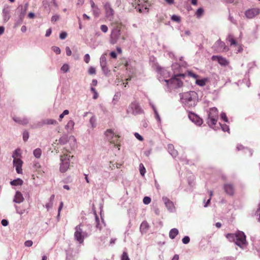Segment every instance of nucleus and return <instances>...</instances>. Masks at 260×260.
<instances>
[{
  "label": "nucleus",
  "instance_id": "6e6552de",
  "mask_svg": "<svg viewBox=\"0 0 260 260\" xmlns=\"http://www.w3.org/2000/svg\"><path fill=\"white\" fill-rule=\"evenodd\" d=\"M70 155L64 153L60 157V171L62 173L66 172L69 168L70 164Z\"/></svg>",
  "mask_w": 260,
  "mask_h": 260
},
{
  "label": "nucleus",
  "instance_id": "f704fd0d",
  "mask_svg": "<svg viewBox=\"0 0 260 260\" xmlns=\"http://www.w3.org/2000/svg\"><path fill=\"white\" fill-rule=\"evenodd\" d=\"M89 123L92 128H94L96 126V119L95 116H92L89 119Z\"/></svg>",
  "mask_w": 260,
  "mask_h": 260
},
{
  "label": "nucleus",
  "instance_id": "9d476101",
  "mask_svg": "<svg viewBox=\"0 0 260 260\" xmlns=\"http://www.w3.org/2000/svg\"><path fill=\"white\" fill-rule=\"evenodd\" d=\"M121 36V28L120 27L117 26L114 27L112 30L110 38V43L112 45L117 43Z\"/></svg>",
  "mask_w": 260,
  "mask_h": 260
},
{
  "label": "nucleus",
  "instance_id": "7ed1b4c3",
  "mask_svg": "<svg viewBox=\"0 0 260 260\" xmlns=\"http://www.w3.org/2000/svg\"><path fill=\"white\" fill-rule=\"evenodd\" d=\"M82 224L77 225L75 228L74 238L79 244H83L85 238L91 234V232L83 231L81 226Z\"/></svg>",
  "mask_w": 260,
  "mask_h": 260
},
{
  "label": "nucleus",
  "instance_id": "2f4dec72",
  "mask_svg": "<svg viewBox=\"0 0 260 260\" xmlns=\"http://www.w3.org/2000/svg\"><path fill=\"white\" fill-rule=\"evenodd\" d=\"M136 9H137V10L140 13H144L145 12H147L148 8L147 5H145V6L144 7L142 6V7H141L140 5L139 4L137 7H136Z\"/></svg>",
  "mask_w": 260,
  "mask_h": 260
},
{
  "label": "nucleus",
  "instance_id": "13d9d810",
  "mask_svg": "<svg viewBox=\"0 0 260 260\" xmlns=\"http://www.w3.org/2000/svg\"><path fill=\"white\" fill-rule=\"evenodd\" d=\"M121 260H130L126 252H123L121 256Z\"/></svg>",
  "mask_w": 260,
  "mask_h": 260
},
{
  "label": "nucleus",
  "instance_id": "20e7f679",
  "mask_svg": "<svg viewBox=\"0 0 260 260\" xmlns=\"http://www.w3.org/2000/svg\"><path fill=\"white\" fill-rule=\"evenodd\" d=\"M218 119V112L217 109L215 107L212 108L208 113L207 123L212 128L215 129Z\"/></svg>",
  "mask_w": 260,
  "mask_h": 260
},
{
  "label": "nucleus",
  "instance_id": "5701e85b",
  "mask_svg": "<svg viewBox=\"0 0 260 260\" xmlns=\"http://www.w3.org/2000/svg\"><path fill=\"white\" fill-rule=\"evenodd\" d=\"M94 215L95 216L96 228L101 230L103 226H105L104 220L102 218V220L100 221L95 212L94 213Z\"/></svg>",
  "mask_w": 260,
  "mask_h": 260
},
{
  "label": "nucleus",
  "instance_id": "a878e982",
  "mask_svg": "<svg viewBox=\"0 0 260 260\" xmlns=\"http://www.w3.org/2000/svg\"><path fill=\"white\" fill-rule=\"evenodd\" d=\"M149 228V224L147 221H143L140 227V230L142 234L146 233Z\"/></svg>",
  "mask_w": 260,
  "mask_h": 260
},
{
  "label": "nucleus",
  "instance_id": "cd10ccee",
  "mask_svg": "<svg viewBox=\"0 0 260 260\" xmlns=\"http://www.w3.org/2000/svg\"><path fill=\"white\" fill-rule=\"evenodd\" d=\"M178 234L179 231L178 229L176 228L172 229L169 232V237L171 239H174Z\"/></svg>",
  "mask_w": 260,
  "mask_h": 260
},
{
  "label": "nucleus",
  "instance_id": "bf43d9fd",
  "mask_svg": "<svg viewBox=\"0 0 260 260\" xmlns=\"http://www.w3.org/2000/svg\"><path fill=\"white\" fill-rule=\"evenodd\" d=\"M193 180H194V176L193 175H191L189 177H188V182L189 185H190V186H192V184H193Z\"/></svg>",
  "mask_w": 260,
  "mask_h": 260
},
{
  "label": "nucleus",
  "instance_id": "5fc2aeb1",
  "mask_svg": "<svg viewBox=\"0 0 260 260\" xmlns=\"http://www.w3.org/2000/svg\"><path fill=\"white\" fill-rule=\"evenodd\" d=\"M182 241L183 244H187L189 242L190 238L188 236H186L183 238V239H182Z\"/></svg>",
  "mask_w": 260,
  "mask_h": 260
},
{
  "label": "nucleus",
  "instance_id": "338daca9",
  "mask_svg": "<svg viewBox=\"0 0 260 260\" xmlns=\"http://www.w3.org/2000/svg\"><path fill=\"white\" fill-rule=\"evenodd\" d=\"M33 242L31 240H27L24 243V245L26 247H30L32 245Z\"/></svg>",
  "mask_w": 260,
  "mask_h": 260
},
{
  "label": "nucleus",
  "instance_id": "4468645a",
  "mask_svg": "<svg viewBox=\"0 0 260 260\" xmlns=\"http://www.w3.org/2000/svg\"><path fill=\"white\" fill-rule=\"evenodd\" d=\"M105 136L106 139L112 143H115L114 138L119 137L118 135H116L114 130L112 129H108L105 132Z\"/></svg>",
  "mask_w": 260,
  "mask_h": 260
},
{
  "label": "nucleus",
  "instance_id": "b1692460",
  "mask_svg": "<svg viewBox=\"0 0 260 260\" xmlns=\"http://www.w3.org/2000/svg\"><path fill=\"white\" fill-rule=\"evenodd\" d=\"M75 125V122L73 120H70L67 124L65 126V129L67 131L68 133L71 134L72 133L74 126Z\"/></svg>",
  "mask_w": 260,
  "mask_h": 260
},
{
  "label": "nucleus",
  "instance_id": "c03bdc74",
  "mask_svg": "<svg viewBox=\"0 0 260 260\" xmlns=\"http://www.w3.org/2000/svg\"><path fill=\"white\" fill-rule=\"evenodd\" d=\"M171 20L175 22H180V20H181V18H180V17L178 15H173L171 16Z\"/></svg>",
  "mask_w": 260,
  "mask_h": 260
},
{
  "label": "nucleus",
  "instance_id": "dca6fc26",
  "mask_svg": "<svg viewBox=\"0 0 260 260\" xmlns=\"http://www.w3.org/2000/svg\"><path fill=\"white\" fill-rule=\"evenodd\" d=\"M188 118L192 122L198 126H200L203 123L202 119L194 113H189Z\"/></svg>",
  "mask_w": 260,
  "mask_h": 260
},
{
  "label": "nucleus",
  "instance_id": "8fccbe9b",
  "mask_svg": "<svg viewBox=\"0 0 260 260\" xmlns=\"http://www.w3.org/2000/svg\"><path fill=\"white\" fill-rule=\"evenodd\" d=\"M29 138V133L27 131H24L23 133V140L26 142Z\"/></svg>",
  "mask_w": 260,
  "mask_h": 260
},
{
  "label": "nucleus",
  "instance_id": "ddd939ff",
  "mask_svg": "<svg viewBox=\"0 0 260 260\" xmlns=\"http://www.w3.org/2000/svg\"><path fill=\"white\" fill-rule=\"evenodd\" d=\"M260 14V8H252L245 11V15L248 19H252Z\"/></svg>",
  "mask_w": 260,
  "mask_h": 260
},
{
  "label": "nucleus",
  "instance_id": "a18cd8bd",
  "mask_svg": "<svg viewBox=\"0 0 260 260\" xmlns=\"http://www.w3.org/2000/svg\"><path fill=\"white\" fill-rule=\"evenodd\" d=\"M140 167V173L142 176H144L146 173V170L142 164H140L139 165Z\"/></svg>",
  "mask_w": 260,
  "mask_h": 260
},
{
  "label": "nucleus",
  "instance_id": "864d4df0",
  "mask_svg": "<svg viewBox=\"0 0 260 260\" xmlns=\"http://www.w3.org/2000/svg\"><path fill=\"white\" fill-rule=\"evenodd\" d=\"M143 201L144 204L148 205L151 202V198L148 197H145Z\"/></svg>",
  "mask_w": 260,
  "mask_h": 260
},
{
  "label": "nucleus",
  "instance_id": "412c9836",
  "mask_svg": "<svg viewBox=\"0 0 260 260\" xmlns=\"http://www.w3.org/2000/svg\"><path fill=\"white\" fill-rule=\"evenodd\" d=\"M10 10L9 7L5 6L3 8L2 12L3 20L5 22H7L10 18Z\"/></svg>",
  "mask_w": 260,
  "mask_h": 260
},
{
  "label": "nucleus",
  "instance_id": "0eeeda50",
  "mask_svg": "<svg viewBox=\"0 0 260 260\" xmlns=\"http://www.w3.org/2000/svg\"><path fill=\"white\" fill-rule=\"evenodd\" d=\"M236 238L235 243L237 246L242 249H244L247 245L246 239V235L242 231H238L236 233Z\"/></svg>",
  "mask_w": 260,
  "mask_h": 260
},
{
  "label": "nucleus",
  "instance_id": "f257e3e1",
  "mask_svg": "<svg viewBox=\"0 0 260 260\" xmlns=\"http://www.w3.org/2000/svg\"><path fill=\"white\" fill-rule=\"evenodd\" d=\"M181 103L185 107H194L198 102V96L196 92L190 91L179 94Z\"/></svg>",
  "mask_w": 260,
  "mask_h": 260
},
{
  "label": "nucleus",
  "instance_id": "ea45409f",
  "mask_svg": "<svg viewBox=\"0 0 260 260\" xmlns=\"http://www.w3.org/2000/svg\"><path fill=\"white\" fill-rule=\"evenodd\" d=\"M27 6H28V5H27V4H26L25 5L24 10H23L22 6H19L18 7V9H19L20 8H21V14H20V17H21V18H22L24 16V15L25 14V12L26 11V9L27 8Z\"/></svg>",
  "mask_w": 260,
  "mask_h": 260
},
{
  "label": "nucleus",
  "instance_id": "09e8293b",
  "mask_svg": "<svg viewBox=\"0 0 260 260\" xmlns=\"http://www.w3.org/2000/svg\"><path fill=\"white\" fill-rule=\"evenodd\" d=\"M154 117L157 122L160 124H161V118L157 110H155Z\"/></svg>",
  "mask_w": 260,
  "mask_h": 260
},
{
  "label": "nucleus",
  "instance_id": "f03ea898",
  "mask_svg": "<svg viewBox=\"0 0 260 260\" xmlns=\"http://www.w3.org/2000/svg\"><path fill=\"white\" fill-rule=\"evenodd\" d=\"M179 77H177L176 75L172 76L170 79H169V80H165L164 85L166 86V90L168 91H171L182 87L183 82Z\"/></svg>",
  "mask_w": 260,
  "mask_h": 260
},
{
  "label": "nucleus",
  "instance_id": "37998d69",
  "mask_svg": "<svg viewBox=\"0 0 260 260\" xmlns=\"http://www.w3.org/2000/svg\"><path fill=\"white\" fill-rule=\"evenodd\" d=\"M90 90L93 93V99L94 100L96 99L99 96V94L96 89L94 87H91Z\"/></svg>",
  "mask_w": 260,
  "mask_h": 260
},
{
  "label": "nucleus",
  "instance_id": "6e6d98bb",
  "mask_svg": "<svg viewBox=\"0 0 260 260\" xmlns=\"http://www.w3.org/2000/svg\"><path fill=\"white\" fill-rule=\"evenodd\" d=\"M20 150L19 149H16L13 155H12V157L14 158H17L16 157H18L19 155H20Z\"/></svg>",
  "mask_w": 260,
  "mask_h": 260
},
{
  "label": "nucleus",
  "instance_id": "e2e57ef3",
  "mask_svg": "<svg viewBox=\"0 0 260 260\" xmlns=\"http://www.w3.org/2000/svg\"><path fill=\"white\" fill-rule=\"evenodd\" d=\"M67 34L65 31H62L59 34V38L61 40H64L66 38Z\"/></svg>",
  "mask_w": 260,
  "mask_h": 260
},
{
  "label": "nucleus",
  "instance_id": "de8ad7c7",
  "mask_svg": "<svg viewBox=\"0 0 260 260\" xmlns=\"http://www.w3.org/2000/svg\"><path fill=\"white\" fill-rule=\"evenodd\" d=\"M69 111L68 110H64L63 112L59 115V120L60 121L65 115L69 114Z\"/></svg>",
  "mask_w": 260,
  "mask_h": 260
},
{
  "label": "nucleus",
  "instance_id": "aec40b11",
  "mask_svg": "<svg viewBox=\"0 0 260 260\" xmlns=\"http://www.w3.org/2000/svg\"><path fill=\"white\" fill-rule=\"evenodd\" d=\"M223 188L226 193L229 196H233L235 192V188L233 184L225 183L223 185Z\"/></svg>",
  "mask_w": 260,
  "mask_h": 260
},
{
  "label": "nucleus",
  "instance_id": "f8f14e48",
  "mask_svg": "<svg viewBox=\"0 0 260 260\" xmlns=\"http://www.w3.org/2000/svg\"><path fill=\"white\" fill-rule=\"evenodd\" d=\"M213 48L217 52H227L229 48L225 45L224 42L218 39L213 46Z\"/></svg>",
  "mask_w": 260,
  "mask_h": 260
},
{
  "label": "nucleus",
  "instance_id": "052dcab7",
  "mask_svg": "<svg viewBox=\"0 0 260 260\" xmlns=\"http://www.w3.org/2000/svg\"><path fill=\"white\" fill-rule=\"evenodd\" d=\"M88 73L90 75H93L95 74V69L93 67H90L88 69Z\"/></svg>",
  "mask_w": 260,
  "mask_h": 260
},
{
  "label": "nucleus",
  "instance_id": "0e129e2a",
  "mask_svg": "<svg viewBox=\"0 0 260 260\" xmlns=\"http://www.w3.org/2000/svg\"><path fill=\"white\" fill-rule=\"evenodd\" d=\"M134 135L135 136V137L138 139L139 140V141H143V138L142 136H141L139 133H135L134 134Z\"/></svg>",
  "mask_w": 260,
  "mask_h": 260
},
{
  "label": "nucleus",
  "instance_id": "69168bd1",
  "mask_svg": "<svg viewBox=\"0 0 260 260\" xmlns=\"http://www.w3.org/2000/svg\"><path fill=\"white\" fill-rule=\"evenodd\" d=\"M90 58L89 55L88 54H86L84 57V60L86 63H88L90 61Z\"/></svg>",
  "mask_w": 260,
  "mask_h": 260
},
{
  "label": "nucleus",
  "instance_id": "423d86ee",
  "mask_svg": "<svg viewBox=\"0 0 260 260\" xmlns=\"http://www.w3.org/2000/svg\"><path fill=\"white\" fill-rule=\"evenodd\" d=\"M157 72L158 74V79L162 84H165V80H169L173 75V73H171L167 69L162 68L158 66L156 68Z\"/></svg>",
  "mask_w": 260,
  "mask_h": 260
},
{
  "label": "nucleus",
  "instance_id": "f3484780",
  "mask_svg": "<svg viewBox=\"0 0 260 260\" xmlns=\"http://www.w3.org/2000/svg\"><path fill=\"white\" fill-rule=\"evenodd\" d=\"M212 59L217 61V62L222 67H226L229 64V61L225 58L221 56L213 55L212 56Z\"/></svg>",
  "mask_w": 260,
  "mask_h": 260
},
{
  "label": "nucleus",
  "instance_id": "3c124183",
  "mask_svg": "<svg viewBox=\"0 0 260 260\" xmlns=\"http://www.w3.org/2000/svg\"><path fill=\"white\" fill-rule=\"evenodd\" d=\"M101 68L103 72L105 75H107L109 73L110 70H109L107 66L101 67Z\"/></svg>",
  "mask_w": 260,
  "mask_h": 260
},
{
  "label": "nucleus",
  "instance_id": "2eb2a0df",
  "mask_svg": "<svg viewBox=\"0 0 260 260\" xmlns=\"http://www.w3.org/2000/svg\"><path fill=\"white\" fill-rule=\"evenodd\" d=\"M162 200L169 212H174L175 211V207L172 201L166 197H163Z\"/></svg>",
  "mask_w": 260,
  "mask_h": 260
},
{
  "label": "nucleus",
  "instance_id": "4d7b16f0",
  "mask_svg": "<svg viewBox=\"0 0 260 260\" xmlns=\"http://www.w3.org/2000/svg\"><path fill=\"white\" fill-rule=\"evenodd\" d=\"M101 30L104 33H106L108 30V26L106 25L103 24L101 26Z\"/></svg>",
  "mask_w": 260,
  "mask_h": 260
},
{
  "label": "nucleus",
  "instance_id": "39448f33",
  "mask_svg": "<svg viewBox=\"0 0 260 260\" xmlns=\"http://www.w3.org/2000/svg\"><path fill=\"white\" fill-rule=\"evenodd\" d=\"M183 57H181L180 59V62L179 63H173L172 65V70L173 71V75L177 77H182L184 78L185 75L184 74L179 73L181 72L182 68H186L187 63L182 60Z\"/></svg>",
  "mask_w": 260,
  "mask_h": 260
},
{
  "label": "nucleus",
  "instance_id": "49530a36",
  "mask_svg": "<svg viewBox=\"0 0 260 260\" xmlns=\"http://www.w3.org/2000/svg\"><path fill=\"white\" fill-rule=\"evenodd\" d=\"M228 20L233 24L235 25L237 24V20L234 18L233 16L231 15L230 13L229 14V15Z\"/></svg>",
  "mask_w": 260,
  "mask_h": 260
},
{
  "label": "nucleus",
  "instance_id": "603ef678",
  "mask_svg": "<svg viewBox=\"0 0 260 260\" xmlns=\"http://www.w3.org/2000/svg\"><path fill=\"white\" fill-rule=\"evenodd\" d=\"M52 50L57 54H59L61 52L60 48L57 46L52 47Z\"/></svg>",
  "mask_w": 260,
  "mask_h": 260
},
{
  "label": "nucleus",
  "instance_id": "c756f323",
  "mask_svg": "<svg viewBox=\"0 0 260 260\" xmlns=\"http://www.w3.org/2000/svg\"><path fill=\"white\" fill-rule=\"evenodd\" d=\"M23 183V181L20 178L14 179L10 182V184L13 186L21 185Z\"/></svg>",
  "mask_w": 260,
  "mask_h": 260
},
{
  "label": "nucleus",
  "instance_id": "6ab92c4d",
  "mask_svg": "<svg viewBox=\"0 0 260 260\" xmlns=\"http://www.w3.org/2000/svg\"><path fill=\"white\" fill-rule=\"evenodd\" d=\"M12 119L15 122L24 125L27 124L29 122V118L27 117H23L21 118L16 116H13Z\"/></svg>",
  "mask_w": 260,
  "mask_h": 260
},
{
  "label": "nucleus",
  "instance_id": "a211bd4d",
  "mask_svg": "<svg viewBox=\"0 0 260 260\" xmlns=\"http://www.w3.org/2000/svg\"><path fill=\"white\" fill-rule=\"evenodd\" d=\"M23 161L20 158H14L13 160V165L16 168V172L18 174H22Z\"/></svg>",
  "mask_w": 260,
  "mask_h": 260
},
{
  "label": "nucleus",
  "instance_id": "4c0bfd02",
  "mask_svg": "<svg viewBox=\"0 0 260 260\" xmlns=\"http://www.w3.org/2000/svg\"><path fill=\"white\" fill-rule=\"evenodd\" d=\"M226 238L230 242H235V239L236 238V233L235 234H228L226 235Z\"/></svg>",
  "mask_w": 260,
  "mask_h": 260
},
{
  "label": "nucleus",
  "instance_id": "473e14b6",
  "mask_svg": "<svg viewBox=\"0 0 260 260\" xmlns=\"http://www.w3.org/2000/svg\"><path fill=\"white\" fill-rule=\"evenodd\" d=\"M33 154L37 158H40L42 155V150L40 148H37L34 150Z\"/></svg>",
  "mask_w": 260,
  "mask_h": 260
},
{
  "label": "nucleus",
  "instance_id": "4be33fe9",
  "mask_svg": "<svg viewBox=\"0 0 260 260\" xmlns=\"http://www.w3.org/2000/svg\"><path fill=\"white\" fill-rule=\"evenodd\" d=\"M24 201V198L21 192L17 191L13 199V202L17 204H20Z\"/></svg>",
  "mask_w": 260,
  "mask_h": 260
},
{
  "label": "nucleus",
  "instance_id": "bb28decb",
  "mask_svg": "<svg viewBox=\"0 0 260 260\" xmlns=\"http://www.w3.org/2000/svg\"><path fill=\"white\" fill-rule=\"evenodd\" d=\"M226 41L230 43L231 46L237 45V43L232 35L230 34L228 36Z\"/></svg>",
  "mask_w": 260,
  "mask_h": 260
},
{
  "label": "nucleus",
  "instance_id": "c9c22d12",
  "mask_svg": "<svg viewBox=\"0 0 260 260\" xmlns=\"http://www.w3.org/2000/svg\"><path fill=\"white\" fill-rule=\"evenodd\" d=\"M56 120L52 119H47L44 121V124L48 125H56L57 124Z\"/></svg>",
  "mask_w": 260,
  "mask_h": 260
},
{
  "label": "nucleus",
  "instance_id": "a19ab883",
  "mask_svg": "<svg viewBox=\"0 0 260 260\" xmlns=\"http://www.w3.org/2000/svg\"><path fill=\"white\" fill-rule=\"evenodd\" d=\"M220 118L221 119L223 120L224 122L226 123H229V119L226 116V113L224 112H222L220 114Z\"/></svg>",
  "mask_w": 260,
  "mask_h": 260
},
{
  "label": "nucleus",
  "instance_id": "774afa93",
  "mask_svg": "<svg viewBox=\"0 0 260 260\" xmlns=\"http://www.w3.org/2000/svg\"><path fill=\"white\" fill-rule=\"evenodd\" d=\"M66 52L67 56H70L72 54V51L69 47H66Z\"/></svg>",
  "mask_w": 260,
  "mask_h": 260
},
{
  "label": "nucleus",
  "instance_id": "58836bf2",
  "mask_svg": "<svg viewBox=\"0 0 260 260\" xmlns=\"http://www.w3.org/2000/svg\"><path fill=\"white\" fill-rule=\"evenodd\" d=\"M219 124L223 132H227L229 133H230V128L228 125L225 124H221L220 123H219Z\"/></svg>",
  "mask_w": 260,
  "mask_h": 260
},
{
  "label": "nucleus",
  "instance_id": "c85d7f7f",
  "mask_svg": "<svg viewBox=\"0 0 260 260\" xmlns=\"http://www.w3.org/2000/svg\"><path fill=\"white\" fill-rule=\"evenodd\" d=\"M208 79L207 78H204L201 79H197L196 81V83L200 86H204L208 81Z\"/></svg>",
  "mask_w": 260,
  "mask_h": 260
},
{
  "label": "nucleus",
  "instance_id": "9b49d317",
  "mask_svg": "<svg viewBox=\"0 0 260 260\" xmlns=\"http://www.w3.org/2000/svg\"><path fill=\"white\" fill-rule=\"evenodd\" d=\"M104 8L105 11V16L107 19L110 21L113 20L115 12L110 3L106 2L104 5Z\"/></svg>",
  "mask_w": 260,
  "mask_h": 260
},
{
  "label": "nucleus",
  "instance_id": "1a4fd4ad",
  "mask_svg": "<svg viewBox=\"0 0 260 260\" xmlns=\"http://www.w3.org/2000/svg\"><path fill=\"white\" fill-rule=\"evenodd\" d=\"M126 111L127 113H131L134 115L141 114L143 112V110L142 109L139 104L136 101L132 102L129 105Z\"/></svg>",
  "mask_w": 260,
  "mask_h": 260
},
{
  "label": "nucleus",
  "instance_id": "7c9ffc66",
  "mask_svg": "<svg viewBox=\"0 0 260 260\" xmlns=\"http://www.w3.org/2000/svg\"><path fill=\"white\" fill-rule=\"evenodd\" d=\"M68 141V137L65 135L61 137L58 140V143L61 145L66 144Z\"/></svg>",
  "mask_w": 260,
  "mask_h": 260
},
{
  "label": "nucleus",
  "instance_id": "79ce46f5",
  "mask_svg": "<svg viewBox=\"0 0 260 260\" xmlns=\"http://www.w3.org/2000/svg\"><path fill=\"white\" fill-rule=\"evenodd\" d=\"M204 13V10L202 8H200L197 9L196 15L198 18L201 17V16L203 15Z\"/></svg>",
  "mask_w": 260,
  "mask_h": 260
},
{
  "label": "nucleus",
  "instance_id": "393cba45",
  "mask_svg": "<svg viewBox=\"0 0 260 260\" xmlns=\"http://www.w3.org/2000/svg\"><path fill=\"white\" fill-rule=\"evenodd\" d=\"M168 150L169 153L174 157H176L178 155V151L174 149V147L172 144L168 145Z\"/></svg>",
  "mask_w": 260,
  "mask_h": 260
},
{
  "label": "nucleus",
  "instance_id": "680f3d73",
  "mask_svg": "<svg viewBox=\"0 0 260 260\" xmlns=\"http://www.w3.org/2000/svg\"><path fill=\"white\" fill-rule=\"evenodd\" d=\"M63 203L62 202H61L60 203V204H59V207H58V215H57V217L59 218V216H60V211L63 207Z\"/></svg>",
  "mask_w": 260,
  "mask_h": 260
},
{
  "label": "nucleus",
  "instance_id": "e433bc0d",
  "mask_svg": "<svg viewBox=\"0 0 260 260\" xmlns=\"http://www.w3.org/2000/svg\"><path fill=\"white\" fill-rule=\"evenodd\" d=\"M92 11L93 15L95 17H98L100 16V10L99 9V7L98 6H96V7L92 8Z\"/></svg>",
  "mask_w": 260,
  "mask_h": 260
},
{
  "label": "nucleus",
  "instance_id": "72a5a7b5",
  "mask_svg": "<svg viewBox=\"0 0 260 260\" xmlns=\"http://www.w3.org/2000/svg\"><path fill=\"white\" fill-rule=\"evenodd\" d=\"M70 66L68 63L63 64L60 68V72L62 73H66L69 71Z\"/></svg>",
  "mask_w": 260,
  "mask_h": 260
}]
</instances>
